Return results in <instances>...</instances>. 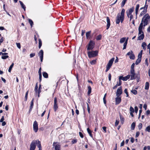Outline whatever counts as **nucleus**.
<instances>
[{
	"instance_id": "23",
	"label": "nucleus",
	"mask_w": 150,
	"mask_h": 150,
	"mask_svg": "<svg viewBox=\"0 0 150 150\" xmlns=\"http://www.w3.org/2000/svg\"><path fill=\"white\" fill-rule=\"evenodd\" d=\"M144 35L143 34H141L138 38V39L141 40H143L144 39Z\"/></svg>"
},
{
	"instance_id": "1",
	"label": "nucleus",
	"mask_w": 150,
	"mask_h": 150,
	"mask_svg": "<svg viewBox=\"0 0 150 150\" xmlns=\"http://www.w3.org/2000/svg\"><path fill=\"white\" fill-rule=\"evenodd\" d=\"M125 11V9H122L121 12L120 14L119 13L117 14L116 20V23L117 24H119L120 21L121 23L123 22L124 18Z\"/></svg>"
},
{
	"instance_id": "31",
	"label": "nucleus",
	"mask_w": 150,
	"mask_h": 150,
	"mask_svg": "<svg viewBox=\"0 0 150 150\" xmlns=\"http://www.w3.org/2000/svg\"><path fill=\"white\" fill-rule=\"evenodd\" d=\"M43 77L45 78H47L48 77V74L46 72H43L42 73Z\"/></svg>"
},
{
	"instance_id": "49",
	"label": "nucleus",
	"mask_w": 150,
	"mask_h": 150,
	"mask_svg": "<svg viewBox=\"0 0 150 150\" xmlns=\"http://www.w3.org/2000/svg\"><path fill=\"white\" fill-rule=\"evenodd\" d=\"M130 112H134V110L133 108L131 106L130 108Z\"/></svg>"
},
{
	"instance_id": "60",
	"label": "nucleus",
	"mask_w": 150,
	"mask_h": 150,
	"mask_svg": "<svg viewBox=\"0 0 150 150\" xmlns=\"http://www.w3.org/2000/svg\"><path fill=\"white\" fill-rule=\"evenodd\" d=\"M139 134H140V133L139 132H137L136 133V136H135L136 137H138L139 136Z\"/></svg>"
},
{
	"instance_id": "42",
	"label": "nucleus",
	"mask_w": 150,
	"mask_h": 150,
	"mask_svg": "<svg viewBox=\"0 0 150 150\" xmlns=\"http://www.w3.org/2000/svg\"><path fill=\"white\" fill-rule=\"evenodd\" d=\"M127 44V42H125L123 44V50L125 49L126 48Z\"/></svg>"
},
{
	"instance_id": "25",
	"label": "nucleus",
	"mask_w": 150,
	"mask_h": 150,
	"mask_svg": "<svg viewBox=\"0 0 150 150\" xmlns=\"http://www.w3.org/2000/svg\"><path fill=\"white\" fill-rule=\"evenodd\" d=\"M149 84L148 82H146L145 83V89L146 90H148L149 88Z\"/></svg>"
},
{
	"instance_id": "38",
	"label": "nucleus",
	"mask_w": 150,
	"mask_h": 150,
	"mask_svg": "<svg viewBox=\"0 0 150 150\" xmlns=\"http://www.w3.org/2000/svg\"><path fill=\"white\" fill-rule=\"evenodd\" d=\"M131 92L134 95H136L137 93V91L134 89L131 90Z\"/></svg>"
},
{
	"instance_id": "12",
	"label": "nucleus",
	"mask_w": 150,
	"mask_h": 150,
	"mask_svg": "<svg viewBox=\"0 0 150 150\" xmlns=\"http://www.w3.org/2000/svg\"><path fill=\"white\" fill-rule=\"evenodd\" d=\"M131 80L134 79L136 78L134 70L131 69Z\"/></svg>"
},
{
	"instance_id": "27",
	"label": "nucleus",
	"mask_w": 150,
	"mask_h": 150,
	"mask_svg": "<svg viewBox=\"0 0 150 150\" xmlns=\"http://www.w3.org/2000/svg\"><path fill=\"white\" fill-rule=\"evenodd\" d=\"M126 40V38L124 37L121 38L120 40V43H123L124 42H125V40Z\"/></svg>"
},
{
	"instance_id": "26",
	"label": "nucleus",
	"mask_w": 150,
	"mask_h": 150,
	"mask_svg": "<svg viewBox=\"0 0 150 150\" xmlns=\"http://www.w3.org/2000/svg\"><path fill=\"white\" fill-rule=\"evenodd\" d=\"M37 146L39 149V150H41V146L40 141H38Z\"/></svg>"
},
{
	"instance_id": "6",
	"label": "nucleus",
	"mask_w": 150,
	"mask_h": 150,
	"mask_svg": "<svg viewBox=\"0 0 150 150\" xmlns=\"http://www.w3.org/2000/svg\"><path fill=\"white\" fill-rule=\"evenodd\" d=\"M95 42L93 40H90L88 45L87 50H92L94 47Z\"/></svg>"
},
{
	"instance_id": "61",
	"label": "nucleus",
	"mask_w": 150,
	"mask_h": 150,
	"mask_svg": "<svg viewBox=\"0 0 150 150\" xmlns=\"http://www.w3.org/2000/svg\"><path fill=\"white\" fill-rule=\"evenodd\" d=\"M35 55V53H31V54H30V58H32Z\"/></svg>"
},
{
	"instance_id": "63",
	"label": "nucleus",
	"mask_w": 150,
	"mask_h": 150,
	"mask_svg": "<svg viewBox=\"0 0 150 150\" xmlns=\"http://www.w3.org/2000/svg\"><path fill=\"white\" fill-rule=\"evenodd\" d=\"M119 86L118 84V83H117V84L115 86H114L112 88L113 89H115L118 86Z\"/></svg>"
},
{
	"instance_id": "13",
	"label": "nucleus",
	"mask_w": 150,
	"mask_h": 150,
	"mask_svg": "<svg viewBox=\"0 0 150 150\" xmlns=\"http://www.w3.org/2000/svg\"><path fill=\"white\" fill-rule=\"evenodd\" d=\"M127 55L129 56V57L130 59H135V56L132 51H131L130 52H128Z\"/></svg>"
},
{
	"instance_id": "24",
	"label": "nucleus",
	"mask_w": 150,
	"mask_h": 150,
	"mask_svg": "<svg viewBox=\"0 0 150 150\" xmlns=\"http://www.w3.org/2000/svg\"><path fill=\"white\" fill-rule=\"evenodd\" d=\"M87 132H88V133L89 134L90 136L91 137H93V135H92V134H91V130L90 129H89V128H88L87 129Z\"/></svg>"
},
{
	"instance_id": "40",
	"label": "nucleus",
	"mask_w": 150,
	"mask_h": 150,
	"mask_svg": "<svg viewBox=\"0 0 150 150\" xmlns=\"http://www.w3.org/2000/svg\"><path fill=\"white\" fill-rule=\"evenodd\" d=\"M142 127V123H139L138 126V127L139 130L141 129Z\"/></svg>"
},
{
	"instance_id": "14",
	"label": "nucleus",
	"mask_w": 150,
	"mask_h": 150,
	"mask_svg": "<svg viewBox=\"0 0 150 150\" xmlns=\"http://www.w3.org/2000/svg\"><path fill=\"white\" fill-rule=\"evenodd\" d=\"M122 93V90L121 87H119L117 90L116 93L117 96H120Z\"/></svg>"
},
{
	"instance_id": "48",
	"label": "nucleus",
	"mask_w": 150,
	"mask_h": 150,
	"mask_svg": "<svg viewBox=\"0 0 150 150\" xmlns=\"http://www.w3.org/2000/svg\"><path fill=\"white\" fill-rule=\"evenodd\" d=\"M77 142V140L76 139H73L71 141V143L72 144H74L76 143Z\"/></svg>"
},
{
	"instance_id": "4",
	"label": "nucleus",
	"mask_w": 150,
	"mask_h": 150,
	"mask_svg": "<svg viewBox=\"0 0 150 150\" xmlns=\"http://www.w3.org/2000/svg\"><path fill=\"white\" fill-rule=\"evenodd\" d=\"M38 140H33L32 141L30 145V150H35L36 148V145L38 143Z\"/></svg>"
},
{
	"instance_id": "34",
	"label": "nucleus",
	"mask_w": 150,
	"mask_h": 150,
	"mask_svg": "<svg viewBox=\"0 0 150 150\" xmlns=\"http://www.w3.org/2000/svg\"><path fill=\"white\" fill-rule=\"evenodd\" d=\"M142 52H143V50H142L140 51V52L139 53L138 55V57L141 58L142 57Z\"/></svg>"
},
{
	"instance_id": "51",
	"label": "nucleus",
	"mask_w": 150,
	"mask_h": 150,
	"mask_svg": "<svg viewBox=\"0 0 150 150\" xmlns=\"http://www.w3.org/2000/svg\"><path fill=\"white\" fill-rule=\"evenodd\" d=\"M135 65L134 63H133L131 66V69L134 70V68Z\"/></svg>"
},
{
	"instance_id": "54",
	"label": "nucleus",
	"mask_w": 150,
	"mask_h": 150,
	"mask_svg": "<svg viewBox=\"0 0 150 150\" xmlns=\"http://www.w3.org/2000/svg\"><path fill=\"white\" fill-rule=\"evenodd\" d=\"M79 134L81 138H83V135L81 132H79Z\"/></svg>"
},
{
	"instance_id": "21",
	"label": "nucleus",
	"mask_w": 150,
	"mask_h": 150,
	"mask_svg": "<svg viewBox=\"0 0 150 150\" xmlns=\"http://www.w3.org/2000/svg\"><path fill=\"white\" fill-rule=\"evenodd\" d=\"M33 100H34V99L33 98L31 102V104H30V109L29 110L30 111L33 108Z\"/></svg>"
},
{
	"instance_id": "29",
	"label": "nucleus",
	"mask_w": 150,
	"mask_h": 150,
	"mask_svg": "<svg viewBox=\"0 0 150 150\" xmlns=\"http://www.w3.org/2000/svg\"><path fill=\"white\" fill-rule=\"evenodd\" d=\"M88 95H89L91 93V87L90 86H88Z\"/></svg>"
},
{
	"instance_id": "41",
	"label": "nucleus",
	"mask_w": 150,
	"mask_h": 150,
	"mask_svg": "<svg viewBox=\"0 0 150 150\" xmlns=\"http://www.w3.org/2000/svg\"><path fill=\"white\" fill-rule=\"evenodd\" d=\"M8 57V55H6V56L3 55V56H2L1 57V58L3 59H6Z\"/></svg>"
},
{
	"instance_id": "17",
	"label": "nucleus",
	"mask_w": 150,
	"mask_h": 150,
	"mask_svg": "<svg viewBox=\"0 0 150 150\" xmlns=\"http://www.w3.org/2000/svg\"><path fill=\"white\" fill-rule=\"evenodd\" d=\"M120 79H122V80H123V81H126L130 78V75H128L125 77H123L122 76H120Z\"/></svg>"
},
{
	"instance_id": "2",
	"label": "nucleus",
	"mask_w": 150,
	"mask_h": 150,
	"mask_svg": "<svg viewBox=\"0 0 150 150\" xmlns=\"http://www.w3.org/2000/svg\"><path fill=\"white\" fill-rule=\"evenodd\" d=\"M150 18V16L148 13H146L144 15L142 19V22H143L144 23V26H145L147 25L148 21Z\"/></svg>"
},
{
	"instance_id": "7",
	"label": "nucleus",
	"mask_w": 150,
	"mask_h": 150,
	"mask_svg": "<svg viewBox=\"0 0 150 150\" xmlns=\"http://www.w3.org/2000/svg\"><path fill=\"white\" fill-rule=\"evenodd\" d=\"M98 51H88V57L89 58L95 57L98 55Z\"/></svg>"
},
{
	"instance_id": "22",
	"label": "nucleus",
	"mask_w": 150,
	"mask_h": 150,
	"mask_svg": "<svg viewBox=\"0 0 150 150\" xmlns=\"http://www.w3.org/2000/svg\"><path fill=\"white\" fill-rule=\"evenodd\" d=\"M19 2L22 8H23L24 9V11H25V10L26 7H25V5L23 3V2L22 1H19Z\"/></svg>"
},
{
	"instance_id": "19",
	"label": "nucleus",
	"mask_w": 150,
	"mask_h": 150,
	"mask_svg": "<svg viewBox=\"0 0 150 150\" xmlns=\"http://www.w3.org/2000/svg\"><path fill=\"white\" fill-rule=\"evenodd\" d=\"M139 6V4L137 5L135 8V14L136 16H137V15Z\"/></svg>"
},
{
	"instance_id": "36",
	"label": "nucleus",
	"mask_w": 150,
	"mask_h": 150,
	"mask_svg": "<svg viewBox=\"0 0 150 150\" xmlns=\"http://www.w3.org/2000/svg\"><path fill=\"white\" fill-rule=\"evenodd\" d=\"M42 46V41L40 39L39 40V48L40 49Z\"/></svg>"
},
{
	"instance_id": "33",
	"label": "nucleus",
	"mask_w": 150,
	"mask_h": 150,
	"mask_svg": "<svg viewBox=\"0 0 150 150\" xmlns=\"http://www.w3.org/2000/svg\"><path fill=\"white\" fill-rule=\"evenodd\" d=\"M13 65H14V64L13 63H12V64L10 66V67L9 68V69H8V71L9 72H11V69L12 68L13 66Z\"/></svg>"
},
{
	"instance_id": "55",
	"label": "nucleus",
	"mask_w": 150,
	"mask_h": 150,
	"mask_svg": "<svg viewBox=\"0 0 150 150\" xmlns=\"http://www.w3.org/2000/svg\"><path fill=\"white\" fill-rule=\"evenodd\" d=\"M119 83H118V85L120 86L121 84V80H122V79H120V77H119Z\"/></svg>"
},
{
	"instance_id": "39",
	"label": "nucleus",
	"mask_w": 150,
	"mask_h": 150,
	"mask_svg": "<svg viewBox=\"0 0 150 150\" xmlns=\"http://www.w3.org/2000/svg\"><path fill=\"white\" fill-rule=\"evenodd\" d=\"M127 1V0H122V4H121V6L122 7H123L124 6V5L125 4V3H126V2Z\"/></svg>"
},
{
	"instance_id": "53",
	"label": "nucleus",
	"mask_w": 150,
	"mask_h": 150,
	"mask_svg": "<svg viewBox=\"0 0 150 150\" xmlns=\"http://www.w3.org/2000/svg\"><path fill=\"white\" fill-rule=\"evenodd\" d=\"M87 110H88V113H89L90 112V108L89 105L88 104V103H87Z\"/></svg>"
},
{
	"instance_id": "57",
	"label": "nucleus",
	"mask_w": 150,
	"mask_h": 150,
	"mask_svg": "<svg viewBox=\"0 0 150 150\" xmlns=\"http://www.w3.org/2000/svg\"><path fill=\"white\" fill-rule=\"evenodd\" d=\"M119 121L118 120H116L115 123V126H117L119 123Z\"/></svg>"
},
{
	"instance_id": "47",
	"label": "nucleus",
	"mask_w": 150,
	"mask_h": 150,
	"mask_svg": "<svg viewBox=\"0 0 150 150\" xmlns=\"http://www.w3.org/2000/svg\"><path fill=\"white\" fill-rule=\"evenodd\" d=\"M29 22L30 23L31 26H32V25H33V22L30 19H29Z\"/></svg>"
},
{
	"instance_id": "44",
	"label": "nucleus",
	"mask_w": 150,
	"mask_h": 150,
	"mask_svg": "<svg viewBox=\"0 0 150 150\" xmlns=\"http://www.w3.org/2000/svg\"><path fill=\"white\" fill-rule=\"evenodd\" d=\"M143 22H141V23L140 24V25L139 27V29H142V27H143Z\"/></svg>"
},
{
	"instance_id": "28",
	"label": "nucleus",
	"mask_w": 150,
	"mask_h": 150,
	"mask_svg": "<svg viewBox=\"0 0 150 150\" xmlns=\"http://www.w3.org/2000/svg\"><path fill=\"white\" fill-rule=\"evenodd\" d=\"M135 122H133L131 125V129L132 130H134V129L135 127Z\"/></svg>"
},
{
	"instance_id": "16",
	"label": "nucleus",
	"mask_w": 150,
	"mask_h": 150,
	"mask_svg": "<svg viewBox=\"0 0 150 150\" xmlns=\"http://www.w3.org/2000/svg\"><path fill=\"white\" fill-rule=\"evenodd\" d=\"M38 55L40 56L41 62H42L43 56V52L42 50H40L39 52Z\"/></svg>"
},
{
	"instance_id": "5",
	"label": "nucleus",
	"mask_w": 150,
	"mask_h": 150,
	"mask_svg": "<svg viewBox=\"0 0 150 150\" xmlns=\"http://www.w3.org/2000/svg\"><path fill=\"white\" fill-rule=\"evenodd\" d=\"M52 146L53 150H61V145L59 143L57 142H54Z\"/></svg>"
},
{
	"instance_id": "15",
	"label": "nucleus",
	"mask_w": 150,
	"mask_h": 150,
	"mask_svg": "<svg viewBox=\"0 0 150 150\" xmlns=\"http://www.w3.org/2000/svg\"><path fill=\"white\" fill-rule=\"evenodd\" d=\"M121 97L120 96H117L115 98V104L118 105L121 102Z\"/></svg>"
},
{
	"instance_id": "52",
	"label": "nucleus",
	"mask_w": 150,
	"mask_h": 150,
	"mask_svg": "<svg viewBox=\"0 0 150 150\" xmlns=\"http://www.w3.org/2000/svg\"><path fill=\"white\" fill-rule=\"evenodd\" d=\"M38 83H37L35 85V91L36 92H37V91H38Z\"/></svg>"
},
{
	"instance_id": "30",
	"label": "nucleus",
	"mask_w": 150,
	"mask_h": 150,
	"mask_svg": "<svg viewBox=\"0 0 150 150\" xmlns=\"http://www.w3.org/2000/svg\"><path fill=\"white\" fill-rule=\"evenodd\" d=\"M141 58L138 57V59L135 62V64L136 65H137L141 61Z\"/></svg>"
},
{
	"instance_id": "3",
	"label": "nucleus",
	"mask_w": 150,
	"mask_h": 150,
	"mask_svg": "<svg viewBox=\"0 0 150 150\" xmlns=\"http://www.w3.org/2000/svg\"><path fill=\"white\" fill-rule=\"evenodd\" d=\"M147 0H146L145 2V5L144 7H142L140 8V10H142V11L139 15V16H141L146 13L147 12V9L148 7V5H146Z\"/></svg>"
},
{
	"instance_id": "32",
	"label": "nucleus",
	"mask_w": 150,
	"mask_h": 150,
	"mask_svg": "<svg viewBox=\"0 0 150 150\" xmlns=\"http://www.w3.org/2000/svg\"><path fill=\"white\" fill-rule=\"evenodd\" d=\"M91 31H89L87 32L86 33V36L87 39H88L89 37L90 36L91 34Z\"/></svg>"
},
{
	"instance_id": "11",
	"label": "nucleus",
	"mask_w": 150,
	"mask_h": 150,
	"mask_svg": "<svg viewBox=\"0 0 150 150\" xmlns=\"http://www.w3.org/2000/svg\"><path fill=\"white\" fill-rule=\"evenodd\" d=\"M33 129L35 132H37L38 129V124L36 121H35L33 123Z\"/></svg>"
},
{
	"instance_id": "8",
	"label": "nucleus",
	"mask_w": 150,
	"mask_h": 150,
	"mask_svg": "<svg viewBox=\"0 0 150 150\" xmlns=\"http://www.w3.org/2000/svg\"><path fill=\"white\" fill-rule=\"evenodd\" d=\"M114 60V58H112L109 61V62L108 63L106 67V72H107L110 69L112 64Z\"/></svg>"
},
{
	"instance_id": "18",
	"label": "nucleus",
	"mask_w": 150,
	"mask_h": 150,
	"mask_svg": "<svg viewBox=\"0 0 150 150\" xmlns=\"http://www.w3.org/2000/svg\"><path fill=\"white\" fill-rule=\"evenodd\" d=\"M106 18L107 22V25L106 29L108 30V29L110 26V19L108 17H107Z\"/></svg>"
},
{
	"instance_id": "9",
	"label": "nucleus",
	"mask_w": 150,
	"mask_h": 150,
	"mask_svg": "<svg viewBox=\"0 0 150 150\" xmlns=\"http://www.w3.org/2000/svg\"><path fill=\"white\" fill-rule=\"evenodd\" d=\"M58 108L57 105V98L55 97L54 98V103L53 105V108L54 111H56V110Z\"/></svg>"
},
{
	"instance_id": "35",
	"label": "nucleus",
	"mask_w": 150,
	"mask_h": 150,
	"mask_svg": "<svg viewBox=\"0 0 150 150\" xmlns=\"http://www.w3.org/2000/svg\"><path fill=\"white\" fill-rule=\"evenodd\" d=\"M145 130L146 131L149 132H150V125H149L146 128Z\"/></svg>"
},
{
	"instance_id": "46",
	"label": "nucleus",
	"mask_w": 150,
	"mask_h": 150,
	"mask_svg": "<svg viewBox=\"0 0 150 150\" xmlns=\"http://www.w3.org/2000/svg\"><path fill=\"white\" fill-rule=\"evenodd\" d=\"M139 30V34H143V32L142 31V29H139L138 28Z\"/></svg>"
},
{
	"instance_id": "37",
	"label": "nucleus",
	"mask_w": 150,
	"mask_h": 150,
	"mask_svg": "<svg viewBox=\"0 0 150 150\" xmlns=\"http://www.w3.org/2000/svg\"><path fill=\"white\" fill-rule=\"evenodd\" d=\"M102 38V36L101 35H99L96 37V39L97 40H100Z\"/></svg>"
},
{
	"instance_id": "59",
	"label": "nucleus",
	"mask_w": 150,
	"mask_h": 150,
	"mask_svg": "<svg viewBox=\"0 0 150 150\" xmlns=\"http://www.w3.org/2000/svg\"><path fill=\"white\" fill-rule=\"evenodd\" d=\"M16 44L17 46V47L19 49H20L21 48V45L20 43H16Z\"/></svg>"
},
{
	"instance_id": "45",
	"label": "nucleus",
	"mask_w": 150,
	"mask_h": 150,
	"mask_svg": "<svg viewBox=\"0 0 150 150\" xmlns=\"http://www.w3.org/2000/svg\"><path fill=\"white\" fill-rule=\"evenodd\" d=\"M124 91L125 93L126 94V96L127 97H128L129 96V95H128V92L127 91V89H125L124 90Z\"/></svg>"
},
{
	"instance_id": "43",
	"label": "nucleus",
	"mask_w": 150,
	"mask_h": 150,
	"mask_svg": "<svg viewBox=\"0 0 150 150\" xmlns=\"http://www.w3.org/2000/svg\"><path fill=\"white\" fill-rule=\"evenodd\" d=\"M120 121L122 124H123L124 122V118L123 117H122L121 115H120Z\"/></svg>"
},
{
	"instance_id": "64",
	"label": "nucleus",
	"mask_w": 150,
	"mask_h": 150,
	"mask_svg": "<svg viewBox=\"0 0 150 150\" xmlns=\"http://www.w3.org/2000/svg\"><path fill=\"white\" fill-rule=\"evenodd\" d=\"M129 18H130L129 21H130L133 18V16L132 15H131V16H129Z\"/></svg>"
},
{
	"instance_id": "10",
	"label": "nucleus",
	"mask_w": 150,
	"mask_h": 150,
	"mask_svg": "<svg viewBox=\"0 0 150 150\" xmlns=\"http://www.w3.org/2000/svg\"><path fill=\"white\" fill-rule=\"evenodd\" d=\"M134 7H132V8H130L129 9H128L126 11V13L127 15V16L128 18H129V17L130 16H131V15H132V13L134 11Z\"/></svg>"
},
{
	"instance_id": "58",
	"label": "nucleus",
	"mask_w": 150,
	"mask_h": 150,
	"mask_svg": "<svg viewBox=\"0 0 150 150\" xmlns=\"http://www.w3.org/2000/svg\"><path fill=\"white\" fill-rule=\"evenodd\" d=\"M134 111L136 113H137L138 111V108L137 106H135L134 107Z\"/></svg>"
},
{
	"instance_id": "50",
	"label": "nucleus",
	"mask_w": 150,
	"mask_h": 150,
	"mask_svg": "<svg viewBox=\"0 0 150 150\" xmlns=\"http://www.w3.org/2000/svg\"><path fill=\"white\" fill-rule=\"evenodd\" d=\"M96 60H94L91 61L90 62V63L91 64L93 65L94 64L96 63Z\"/></svg>"
},
{
	"instance_id": "62",
	"label": "nucleus",
	"mask_w": 150,
	"mask_h": 150,
	"mask_svg": "<svg viewBox=\"0 0 150 150\" xmlns=\"http://www.w3.org/2000/svg\"><path fill=\"white\" fill-rule=\"evenodd\" d=\"M4 116H3L1 119L0 120V122H4L3 121L4 120Z\"/></svg>"
},
{
	"instance_id": "56",
	"label": "nucleus",
	"mask_w": 150,
	"mask_h": 150,
	"mask_svg": "<svg viewBox=\"0 0 150 150\" xmlns=\"http://www.w3.org/2000/svg\"><path fill=\"white\" fill-rule=\"evenodd\" d=\"M28 91L26 93V94H25V101H26L27 100V98H28Z\"/></svg>"
},
{
	"instance_id": "20",
	"label": "nucleus",
	"mask_w": 150,
	"mask_h": 150,
	"mask_svg": "<svg viewBox=\"0 0 150 150\" xmlns=\"http://www.w3.org/2000/svg\"><path fill=\"white\" fill-rule=\"evenodd\" d=\"M142 47L143 49L145 50L146 49V44L145 42H144L142 43Z\"/></svg>"
}]
</instances>
